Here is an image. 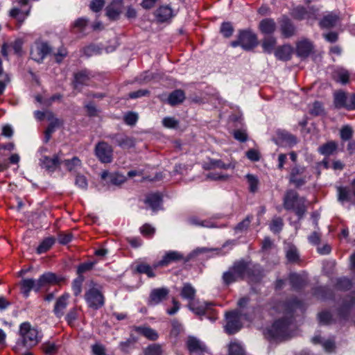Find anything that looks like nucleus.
<instances>
[{
	"instance_id": "obj_64",
	"label": "nucleus",
	"mask_w": 355,
	"mask_h": 355,
	"mask_svg": "<svg viewBox=\"0 0 355 355\" xmlns=\"http://www.w3.org/2000/svg\"><path fill=\"white\" fill-rule=\"evenodd\" d=\"M246 157L252 162H257L260 159L259 153L254 149H250L246 152Z\"/></svg>"
},
{
	"instance_id": "obj_59",
	"label": "nucleus",
	"mask_w": 355,
	"mask_h": 355,
	"mask_svg": "<svg viewBox=\"0 0 355 355\" xmlns=\"http://www.w3.org/2000/svg\"><path fill=\"white\" fill-rule=\"evenodd\" d=\"M310 113L313 115L318 116L323 113V107L321 103L315 101L310 109Z\"/></svg>"
},
{
	"instance_id": "obj_61",
	"label": "nucleus",
	"mask_w": 355,
	"mask_h": 355,
	"mask_svg": "<svg viewBox=\"0 0 355 355\" xmlns=\"http://www.w3.org/2000/svg\"><path fill=\"white\" fill-rule=\"evenodd\" d=\"M72 234L71 233H60L58 236V241L62 245L67 244L72 239Z\"/></svg>"
},
{
	"instance_id": "obj_34",
	"label": "nucleus",
	"mask_w": 355,
	"mask_h": 355,
	"mask_svg": "<svg viewBox=\"0 0 355 355\" xmlns=\"http://www.w3.org/2000/svg\"><path fill=\"white\" fill-rule=\"evenodd\" d=\"M90 79V74L87 71H82L75 74L74 87L77 88L79 85H88Z\"/></svg>"
},
{
	"instance_id": "obj_45",
	"label": "nucleus",
	"mask_w": 355,
	"mask_h": 355,
	"mask_svg": "<svg viewBox=\"0 0 355 355\" xmlns=\"http://www.w3.org/2000/svg\"><path fill=\"white\" fill-rule=\"evenodd\" d=\"M286 257L288 261L291 263L297 262L300 257L297 248L293 245H291L288 248Z\"/></svg>"
},
{
	"instance_id": "obj_6",
	"label": "nucleus",
	"mask_w": 355,
	"mask_h": 355,
	"mask_svg": "<svg viewBox=\"0 0 355 355\" xmlns=\"http://www.w3.org/2000/svg\"><path fill=\"white\" fill-rule=\"evenodd\" d=\"M227 323L225 327L228 334H234L239 331L241 327V313L237 311L227 312L225 314Z\"/></svg>"
},
{
	"instance_id": "obj_16",
	"label": "nucleus",
	"mask_w": 355,
	"mask_h": 355,
	"mask_svg": "<svg viewBox=\"0 0 355 355\" xmlns=\"http://www.w3.org/2000/svg\"><path fill=\"white\" fill-rule=\"evenodd\" d=\"M101 178L107 183H111L113 185H120L125 182L126 178L119 173H110L107 171H103L101 173Z\"/></svg>"
},
{
	"instance_id": "obj_29",
	"label": "nucleus",
	"mask_w": 355,
	"mask_h": 355,
	"mask_svg": "<svg viewBox=\"0 0 355 355\" xmlns=\"http://www.w3.org/2000/svg\"><path fill=\"white\" fill-rule=\"evenodd\" d=\"M332 77L336 82L345 85L349 82V73L345 69H338L333 72Z\"/></svg>"
},
{
	"instance_id": "obj_10",
	"label": "nucleus",
	"mask_w": 355,
	"mask_h": 355,
	"mask_svg": "<svg viewBox=\"0 0 355 355\" xmlns=\"http://www.w3.org/2000/svg\"><path fill=\"white\" fill-rule=\"evenodd\" d=\"M51 52V48L46 42L36 43L31 50V57L37 62L43 61L44 58Z\"/></svg>"
},
{
	"instance_id": "obj_47",
	"label": "nucleus",
	"mask_w": 355,
	"mask_h": 355,
	"mask_svg": "<svg viewBox=\"0 0 355 355\" xmlns=\"http://www.w3.org/2000/svg\"><path fill=\"white\" fill-rule=\"evenodd\" d=\"M276 44V39L273 37L265 38L262 43L263 51L268 53H271Z\"/></svg>"
},
{
	"instance_id": "obj_17",
	"label": "nucleus",
	"mask_w": 355,
	"mask_h": 355,
	"mask_svg": "<svg viewBox=\"0 0 355 355\" xmlns=\"http://www.w3.org/2000/svg\"><path fill=\"white\" fill-rule=\"evenodd\" d=\"M155 16L159 22H165L173 17L172 8L168 6H162L155 12Z\"/></svg>"
},
{
	"instance_id": "obj_31",
	"label": "nucleus",
	"mask_w": 355,
	"mask_h": 355,
	"mask_svg": "<svg viewBox=\"0 0 355 355\" xmlns=\"http://www.w3.org/2000/svg\"><path fill=\"white\" fill-rule=\"evenodd\" d=\"M162 196L159 193L149 194L146 199L147 203L153 211L157 210L162 203Z\"/></svg>"
},
{
	"instance_id": "obj_57",
	"label": "nucleus",
	"mask_w": 355,
	"mask_h": 355,
	"mask_svg": "<svg viewBox=\"0 0 355 355\" xmlns=\"http://www.w3.org/2000/svg\"><path fill=\"white\" fill-rule=\"evenodd\" d=\"M75 184L81 189L86 190L87 188V180L84 175H78L75 180Z\"/></svg>"
},
{
	"instance_id": "obj_53",
	"label": "nucleus",
	"mask_w": 355,
	"mask_h": 355,
	"mask_svg": "<svg viewBox=\"0 0 355 355\" xmlns=\"http://www.w3.org/2000/svg\"><path fill=\"white\" fill-rule=\"evenodd\" d=\"M220 32L224 37H230L234 32V28L230 22H223L220 26Z\"/></svg>"
},
{
	"instance_id": "obj_25",
	"label": "nucleus",
	"mask_w": 355,
	"mask_h": 355,
	"mask_svg": "<svg viewBox=\"0 0 355 355\" xmlns=\"http://www.w3.org/2000/svg\"><path fill=\"white\" fill-rule=\"evenodd\" d=\"M278 139L282 144L288 146H293L297 142V138L293 135L285 131L279 130L277 132Z\"/></svg>"
},
{
	"instance_id": "obj_46",
	"label": "nucleus",
	"mask_w": 355,
	"mask_h": 355,
	"mask_svg": "<svg viewBox=\"0 0 355 355\" xmlns=\"http://www.w3.org/2000/svg\"><path fill=\"white\" fill-rule=\"evenodd\" d=\"M307 9L303 6H297L292 11L293 17L298 20L308 19Z\"/></svg>"
},
{
	"instance_id": "obj_3",
	"label": "nucleus",
	"mask_w": 355,
	"mask_h": 355,
	"mask_svg": "<svg viewBox=\"0 0 355 355\" xmlns=\"http://www.w3.org/2000/svg\"><path fill=\"white\" fill-rule=\"evenodd\" d=\"M248 262L243 259L234 262L228 270L223 274L222 279L223 284L230 285L234 282L244 279L246 277Z\"/></svg>"
},
{
	"instance_id": "obj_54",
	"label": "nucleus",
	"mask_w": 355,
	"mask_h": 355,
	"mask_svg": "<svg viewBox=\"0 0 355 355\" xmlns=\"http://www.w3.org/2000/svg\"><path fill=\"white\" fill-rule=\"evenodd\" d=\"M283 227V220L281 218H274L270 225V230L275 233L281 231Z\"/></svg>"
},
{
	"instance_id": "obj_41",
	"label": "nucleus",
	"mask_w": 355,
	"mask_h": 355,
	"mask_svg": "<svg viewBox=\"0 0 355 355\" xmlns=\"http://www.w3.org/2000/svg\"><path fill=\"white\" fill-rule=\"evenodd\" d=\"M229 355H244L245 351L241 345L236 342H231L228 347Z\"/></svg>"
},
{
	"instance_id": "obj_22",
	"label": "nucleus",
	"mask_w": 355,
	"mask_h": 355,
	"mask_svg": "<svg viewBox=\"0 0 355 355\" xmlns=\"http://www.w3.org/2000/svg\"><path fill=\"white\" fill-rule=\"evenodd\" d=\"M313 49V45L307 40L300 41L297 44L296 53L299 57L306 58L309 55Z\"/></svg>"
},
{
	"instance_id": "obj_12",
	"label": "nucleus",
	"mask_w": 355,
	"mask_h": 355,
	"mask_svg": "<svg viewBox=\"0 0 355 355\" xmlns=\"http://www.w3.org/2000/svg\"><path fill=\"white\" fill-rule=\"evenodd\" d=\"M241 47L245 50H250L257 45V38L255 34L250 31H241L239 33Z\"/></svg>"
},
{
	"instance_id": "obj_24",
	"label": "nucleus",
	"mask_w": 355,
	"mask_h": 355,
	"mask_svg": "<svg viewBox=\"0 0 355 355\" xmlns=\"http://www.w3.org/2000/svg\"><path fill=\"white\" fill-rule=\"evenodd\" d=\"M293 51V49L291 46L283 45L275 50V55L277 59L286 61L291 58Z\"/></svg>"
},
{
	"instance_id": "obj_19",
	"label": "nucleus",
	"mask_w": 355,
	"mask_h": 355,
	"mask_svg": "<svg viewBox=\"0 0 355 355\" xmlns=\"http://www.w3.org/2000/svg\"><path fill=\"white\" fill-rule=\"evenodd\" d=\"M340 19V16L337 13L331 12L324 15L319 24L322 28H329L335 26Z\"/></svg>"
},
{
	"instance_id": "obj_23",
	"label": "nucleus",
	"mask_w": 355,
	"mask_h": 355,
	"mask_svg": "<svg viewBox=\"0 0 355 355\" xmlns=\"http://www.w3.org/2000/svg\"><path fill=\"white\" fill-rule=\"evenodd\" d=\"M280 30L284 37H291L295 34V28L288 18H284L282 20Z\"/></svg>"
},
{
	"instance_id": "obj_5",
	"label": "nucleus",
	"mask_w": 355,
	"mask_h": 355,
	"mask_svg": "<svg viewBox=\"0 0 355 355\" xmlns=\"http://www.w3.org/2000/svg\"><path fill=\"white\" fill-rule=\"evenodd\" d=\"M19 334L24 346L26 347L36 345L40 340L38 331L32 327L29 322H23L20 325Z\"/></svg>"
},
{
	"instance_id": "obj_40",
	"label": "nucleus",
	"mask_w": 355,
	"mask_h": 355,
	"mask_svg": "<svg viewBox=\"0 0 355 355\" xmlns=\"http://www.w3.org/2000/svg\"><path fill=\"white\" fill-rule=\"evenodd\" d=\"M347 96L344 92H338L334 95V104L337 108H345Z\"/></svg>"
},
{
	"instance_id": "obj_50",
	"label": "nucleus",
	"mask_w": 355,
	"mask_h": 355,
	"mask_svg": "<svg viewBox=\"0 0 355 355\" xmlns=\"http://www.w3.org/2000/svg\"><path fill=\"white\" fill-rule=\"evenodd\" d=\"M353 133L354 131L349 125H345L340 129V136L343 141H350Z\"/></svg>"
},
{
	"instance_id": "obj_13",
	"label": "nucleus",
	"mask_w": 355,
	"mask_h": 355,
	"mask_svg": "<svg viewBox=\"0 0 355 355\" xmlns=\"http://www.w3.org/2000/svg\"><path fill=\"white\" fill-rule=\"evenodd\" d=\"M182 259H183V255L180 252L168 251L160 261L153 265V268L167 266L173 262H176Z\"/></svg>"
},
{
	"instance_id": "obj_14",
	"label": "nucleus",
	"mask_w": 355,
	"mask_h": 355,
	"mask_svg": "<svg viewBox=\"0 0 355 355\" xmlns=\"http://www.w3.org/2000/svg\"><path fill=\"white\" fill-rule=\"evenodd\" d=\"M20 290L23 295L27 298L32 290L38 292L40 290V287L37 280L26 278L21 279L20 282Z\"/></svg>"
},
{
	"instance_id": "obj_49",
	"label": "nucleus",
	"mask_w": 355,
	"mask_h": 355,
	"mask_svg": "<svg viewBox=\"0 0 355 355\" xmlns=\"http://www.w3.org/2000/svg\"><path fill=\"white\" fill-rule=\"evenodd\" d=\"M162 347L158 344L150 345L144 351V355H162Z\"/></svg>"
},
{
	"instance_id": "obj_32",
	"label": "nucleus",
	"mask_w": 355,
	"mask_h": 355,
	"mask_svg": "<svg viewBox=\"0 0 355 355\" xmlns=\"http://www.w3.org/2000/svg\"><path fill=\"white\" fill-rule=\"evenodd\" d=\"M196 291L192 286V285L189 283H186L184 284L182 291H181V296L184 299H187L189 301V302H192L196 296Z\"/></svg>"
},
{
	"instance_id": "obj_63",
	"label": "nucleus",
	"mask_w": 355,
	"mask_h": 355,
	"mask_svg": "<svg viewBox=\"0 0 355 355\" xmlns=\"http://www.w3.org/2000/svg\"><path fill=\"white\" fill-rule=\"evenodd\" d=\"M87 24V20L85 18L78 19L73 24V28L78 31L82 32Z\"/></svg>"
},
{
	"instance_id": "obj_39",
	"label": "nucleus",
	"mask_w": 355,
	"mask_h": 355,
	"mask_svg": "<svg viewBox=\"0 0 355 355\" xmlns=\"http://www.w3.org/2000/svg\"><path fill=\"white\" fill-rule=\"evenodd\" d=\"M136 270L139 273L146 274L148 277H154L155 276L153 267L146 263H139L137 266Z\"/></svg>"
},
{
	"instance_id": "obj_1",
	"label": "nucleus",
	"mask_w": 355,
	"mask_h": 355,
	"mask_svg": "<svg viewBox=\"0 0 355 355\" xmlns=\"http://www.w3.org/2000/svg\"><path fill=\"white\" fill-rule=\"evenodd\" d=\"M300 306V302L293 300L291 304H284L285 306V315L276 320L272 326L267 329L266 336L275 340H284L292 336L293 312Z\"/></svg>"
},
{
	"instance_id": "obj_58",
	"label": "nucleus",
	"mask_w": 355,
	"mask_h": 355,
	"mask_svg": "<svg viewBox=\"0 0 355 355\" xmlns=\"http://www.w3.org/2000/svg\"><path fill=\"white\" fill-rule=\"evenodd\" d=\"M93 266L94 263L92 262H87L80 264L77 269L78 276L83 275L85 272L92 270Z\"/></svg>"
},
{
	"instance_id": "obj_26",
	"label": "nucleus",
	"mask_w": 355,
	"mask_h": 355,
	"mask_svg": "<svg viewBox=\"0 0 355 355\" xmlns=\"http://www.w3.org/2000/svg\"><path fill=\"white\" fill-rule=\"evenodd\" d=\"M66 169L69 172H76L82 167V162L78 157H73L71 159H64L60 162Z\"/></svg>"
},
{
	"instance_id": "obj_48",
	"label": "nucleus",
	"mask_w": 355,
	"mask_h": 355,
	"mask_svg": "<svg viewBox=\"0 0 355 355\" xmlns=\"http://www.w3.org/2000/svg\"><path fill=\"white\" fill-rule=\"evenodd\" d=\"M246 179L249 184V190L252 193H255L258 190L259 180L257 177L252 174H248Z\"/></svg>"
},
{
	"instance_id": "obj_27",
	"label": "nucleus",
	"mask_w": 355,
	"mask_h": 355,
	"mask_svg": "<svg viewBox=\"0 0 355 355\" xmlns=\"http://www.w3.org/2000/svg\"><path fill=\"white\" fill-rule=\"evenodd\" d=\"M211 303L204 302L202 304L197 305L195 302H191L189 304V308L195 314L202 316L209 313V306Z\"/></svg>"
},
{
	"instance_id": "obj_33",
	"label": "nucleus",
	"mask_w": 355,
	"mask_h": 355,
	"mask_svg": "<svg viewBox=\"0 0 355 355\" xmlns=\"http://www.w3.org/2000/svg\"><path fill=\"white\" fill-rule=\"evenodd\" d=\"M260 30L266 34L272 33L276 28V24L274 20L271 19H263L259 24Z\"/></svg>"
},
{
	"instance_id": "obj_38",
	"label": "nucleus",
	"mask_w": 355,
	"mask_h": 355,
	"mask_svg": "<svg viewBox=\"0 0 355 355\" xmlns=\"http://www.w3.org/2000/svg\"><path fill=\"white\" fill-rule=\"evenodd\" d=\"M55 243L53 237H48L44 239L37 248L38 254H42L48 251Z\"/></svg>"
},
{
	"instance_id": "obj_15",
	"label": "nucleus",
	"mask_w": 355,
	"mask_h": 355,
	"mask_svg": "<svg viewBox=\"0 0 355 355\" xmlns=\"http://www.w3.org/2000/svg\"><path fill=\"white\" fill-rule=\"evenodd\" d=\"M246 277L251 282H259L263 277V270L260 265L255 264L250 266L249 263H248Z\"/></svg>"
},
{
	"instance_id": "obj_62",
	"label": "nucleus",
	"mask_w": 355,
	"mask_h": 355,
	"mask_svg": "<svg viewBox=\"0 0 355 355\" xmlns=\"http://www.w3.org/2000/svg\"><path fill=\"white\" fill-rule=\"evenodd\" d=\"M138 119L137 115L133 112H128L124 116V121L126 124L133 125L136 123Z\"/></svg>"
},
{
	"instance_id": "obj_4",
	"label": "nucleus",
	"mask_w": 355,
	"mask_h": 355,
	"mask_svg": "<svg viewBox=\"0 0 355 355\" xmlns=\"http://www.w3.org/2000/svg\"><path fill=\"white\" fill-rule=\"evenodd\" d=\"M84 297L88 307L92 309H99L105 304V296L102 287L94 282H90Z\"/></svg>"
},
{
	"instance_id": "obj_56",
	"label": "nucleus",
	"mask_w": 355,
	"mask_h": 355,
	"mask_svg": "<svg viewBox=\"0 0 355 355\" xmlns=\"http://www.w3.org/2000/svg\"><path fill=\"white\" fill-rule=\"evenodd\" d=\"M155 230L150 225L146 223L140 227V232L145 236H152Z\"/></svg>"
},
{
	"instance_id": "obj_21",
	"label": "nucleus",
	"mask_w": 355,
	"mask_h": 355,
	"mask_svg": "<svg viewBox=\"0 0 355 355\" xmlns=\"http://www.w3.org/2000/svg\"><path fill=\"white\" fill-rule=\"evenodd\" d=\"M60 164L61 162L58 155H55L53 157L44 156L40 159L41 166L49 171H54Z\"/></svg>"
},
{
	"instance_id": "obj_2",
	"label": "nucleus",
	"mask_w": 355,
	"mask_h": 355,
	"mask_svg": "<svg viewBox=\"0 0 355 355\" xmlns=\"http://www.w3.org/2000/svg\"><path fill=\"white\" fill-rule=\"evenodd\" d=\"M284 207L286 210L295 211L299 218H302L306 211V199L300 197L294 190H288L284 197Z\"/></svg>"
},
{
	"instance_id": "obj_51",
	"label": "nucleus",
	"mask_w": 355,
	"mask_h": 355,
	"mask_svg": "<svg viewBox=\"0 0 355 355\" xmlns=\"http://www.w3.org/2000/svg\"><path fill=\"white\" fill-rule=\"evenodd\" d=\"M352 287V282L346 277H341L337 280L336 288L339 290H349Z\"/></svg>"
},
{
	"instance_id": "obj_20",
	"label": "nucleus",
	"mask_w": 355,
	"mask_h": 355,
	"mask_svg": "<svg viewBox=\"0 0 355 355\" xmlns=\"http://www.w3.org/2000/svg\"><path fill=\"white\" fill-rule=\"evenodd\" d=\"M338 148V143L331 140L319 146L318 151L320 154L325 157H329L337 153Z\"/></svg>"
},
{
	"instance_id": "obj_55",
	"label": "nucleus",
	"mask_w": 355,
	"mask_h": 355,
	"mask_svg": "<svg viewBox=\"0 0 355 355\" xmlns=\"http://www.w3.org/2000/svg\"><path fill=\"white\" fill-rule=\"evenodd\" d=\"M178 123V121L173 117H165L162 120L163 125L167 128H175Z\"/></svg>"
},
{
	"instance_id": "obj_9",
	"label": "nucleus",
	"mask_w": 355,
	"mask_h": 355,
	"mask_svg": "<svg viewBox=\"0 0 355 355\" xmlns=\"http://www.w3.org/2000/svg\"><path fill=\"white\" fill-rule=\"evenodd\" d=\"M96 155L103 163H110L112 161L113 149L107 142L101 141L95 148Z\"/></svg>"
},
{
	"instance_id": "obj_37",
	"label": "nucleus",
	"mask_w": 355,
	"mask_h": 355,
	"mask_svg": "<svg viewBox=\"0 0 355 355\" xmlns=\"http://www.w3.org/2000/svg\"><path fill=\"white\" fill-rule=\"evenodd\" d=\"M137 331L151 340H155L158 338L157 333L149 327H139L137 328Z\"/></svg>"
},
{
	"instance_id": "obj_7",
	"label": "nucleus",
	"mask_w": 355,
	"mask_h": 355,
	"mask_svg": "<svg viewBox=\"0 0 355 355\" xmlns=\"http://www.w3.org/2000/svg\"><path fill=\"white\" fill-rule=\"evenodd\" d=\"M110 141L123 149H130L135 146V139L124 133H114L107 136Z\"/></svg>"
},
{
	"instance_id": "obj_28",
	"label": "nucleus",
	"mask_w": 355,
	"mask_h": 355,
	"mask_svg": "<svg viewBox=\"0 0 355 355\" xmlns=\"http://www.w3.org/2000/svg\"><path fill=\"white\" fill-rule=\"evenodd\" d=\"M37 281L40 289L48 284H54L59 282L55 274L52 272H46L43 274L40 277Z\"/></svg>"
},
{
	"instance_id": "obj_43",
	"label": "nucleus",
	"mask_w": 355,
	"mask_h": 355,
	"mask_svg": "<svg viewBox=\"0 0 355 355\" xmlns=\"http://www.w3.org/2000/svg\"><path fill=\"white\" fill-rule=\"evenodd\" d=\"M187 347L189 352L196 351L199 349H203L205 347L199 340L193 337L189 338L187 340Z\"/></svg>"
},
{
	"instance_id": "obj_52",
	"label": "nucleus",
	"mask_w": 355,
	"mask_h": 355,
	"mask_svg": "<svg viewBox=\"0 0 355 355\" xmlns=\"http://www.w3.org/2000/svg\"><path fill=\"white\" fill-rule=\"evenodd\" d=\"M252 218V217H251V216H247L244 220H243L241 222H240L234 227V231L236 233H238V232H241L244 230H246L251 223Z\"/></svg>"
},
{
	"instance_id": "obj_11",
	"label": "nucleus",
	"mask_w": 355,
	"mask_h": 355,
	"mask_svg": "<svg viewBox=\"0 0 355 355\" xmlns=\"http://www.w3.org/2000/svg\"><path fill=\"white\" fill-rule=\"evenodd\" d=\"M169 294V290L167 288H157L153 289L149 295L148 304L149 306H155L165 300Z\"/></svg>"
},
{
	"instance_id": "obj_36",
	"label": "nucleus",
	"mask_w": 355,
	"mask_h": 355,
	"mask_svg": "<svg viewBox=\"0 0 355 355\" xmlns=\"http://www.w3.org/2000/svg\"><path fill=\"white\" fill-rule=\"evenodd\" d=\"M338 200L339 202L343 203L345 202H350L352 193L350 190L347 187H338Z\"/></svg>"
},
{
	"instance_id": "obj_8",
	"label": "nucleus",
	"mask_w": 355,
	"mask_h": 355,
	"mask_svg": "<svg viewBox=\"0 0 355 355\" xmlns=\"http://www.w3.org/2000/svg\"><path fill=\"white\" fill-rule=\"evenodd\" d=\"M306 168L296 165L291 169L289 182L295 187H300L306 182Z\"/></svg>"
},
{
	"instance_id": "obj_35",
	"label": "nucleus",
	"mask_w": 355,
	"mask_h": 355,
	"mask_svg": "<svg viewBox=\"0 0 355 355\" xmlns=\"http://www.w3.org/2000/svg\"><path fill=\"white\" fill-rule=\"evenodd\" d=\"M289 280L291 286L295 290L302 288L305 284L304 279L297 274H291L289 276Z\"/></svg>"
},
{
	"instance_id": "obj_18",
	"label": "nucleus",
	"mask_w": 355,
	"mask_h": 355,
	"mask_svg": "<svg viewBox=\"0 0 355 355\" xmlns=\"http://www.w3.org/2000/svg\"><path fill=\"white\" fill-rule=\"evenodd\" d=\"M69 298V294L64 293L56 300L53 312L58 318H61L64 315V311L68 305Z\"/></svg>"
},
{
	"instance_id": "obj_42",
	"label": "nucleus",
	"mask_w": 355,
	"mask_h": 355,
	"mask_svg": "<svg viewBox=\"0 0 355 355\" xmlns=\"http://www.w3.org/2000/svg\"><path fill=\"white\" fill-rule=\"evenodd\" d=\"M319 322L322 324L327 325L334 322V318L331 313L329 311H322L318 314Z\"/></svg>"
},
{
	"instance_id": "obj_44",
	"label": "nucleus",
	"mask_w": 355,
	"mask_h": 355,
	"mask_svg": "<svg viewBox=\"0 0 355 355\" xmlns=\"http://www.w3.org/2000/svg\"><path fill=\"white\" fill-rule=\"evenodd\" d=\"M84 279L83 275H79L73 281L72 291L75 296H78L81 293Z\"/></svg>"
},
{
	"instance_id": "obj_60",
	"label": "nucleus",
	"mask_w": 355,
	"mask_h": 355,
	"mask_svg": "<svg viewBox=\"0 0 355 355\" xmlns=\"http://www.w3.org/2000/svg\"><path fill=\"white\" fill-rule=\"evenodd\" d=\"M104 4V0H92L89 5V8L92 11L97 12L102 9Z\"/></svg>"
},
{
	"instance_id": "obj_30",
	"label": "nucleus",
	"mask_w": 355,
	"mask_h": 355,
	"mask_svg": "<svg viewBox=\"0 0 355 355\" xmlns=\"http://www.w3.org/2000/svg\"><path fill=\"white\" fill-rule=\"evenodd\" d=\"M184 99V92L182 89H176L170 94L168 102L171 105H175L182 103Z\"/></svg>"
}]
</instances>
